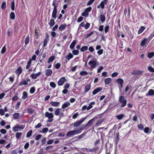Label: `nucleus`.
Instances as JSON below:
<instances>
[{"label": "nucleus", "mask_w": 154, "mask_h": 154, "mask_svg": "<svg viewBox=\"0 0 154 154\" xmlns=\"http://www.w3.org/2000/svg\"><path fill=\"white\" fill-rule=\"evenodd\" d=\"M52 5L54 8L52 11L51 17L53 19H56L57 17V8L58 5V1L57 0H53Z\"/></svg>", "instance_id": "1"}, {"label": "nucleus", "mask_w": 154, "mask_h": 154, "mask_svg": "<svg viewBox=\"0 0 154 154\" xmlns=\"http://www.w3.org/2000/svg\"><path fill=\"white\" fill-rule=\"evenodd\" d=\"M119 102L121 104V108L125 107L127 103V100L125 99L123 96H120L119 97Z\"/></svg>", "instance_id": "2"}, {"label": "nucleus", "mask_w": 154, "mask_h": 154, "mask_svg": "<svg viewBox=\"0 0 154 154\" xmlns=\"http://www.w3.org/2000/svg\"><path fill=\"white\" fill-rule=\"evenodd\" d=\"M79 130L77 129L69 131L66 133V136L68 137H71L75 135L79 134Z\"/></svg>", "instance_id": "3"}, {"label": "nucleus", "mask_w": 154, "mask_h": 154, "mask_svg": "<svg viewBox=\"0 0 154 154\" xmlns=\"http://www.w3.org/2000/svg\"><path fill=\"white\" fill-rule=\"evenodd\" d=\"M152 37L149 39V37L148 38H143L140 43V45L141 47L146 46L147 44L149 43Z\"/></svg>", "instance_id": "4"}, {"label": "nucleus", "mask_w": 154, "mask_h": 154, "mask_svg": "<svg viewBox=\"0 0 154 154\" xmlns=\"http://www.w3.org/2000/svg\"><path fill=\"white\" fill-rule=\"evenodd\" d=\"M45 116L48 118L47 122H51L53 121L54 115L52 113H49L48 112H46L45 114Z\"/></svg>", "instance_id": "5"}, {"label": "nucleus", "mask_w": 154, "mask_h": 154, "mask_svg": "<svg viewBox=\"0 0 154 154\" xmlns=\"http://www.w3.org/2000/svg\"><path fill=\"white\" fill-rule=\"evenodd\" d=\"M88 64L90 66L91 68L94 69L95 68L97 65H98V63L97 62V60L94 59L88 62Z\"/></svg>", "instance_id": "6"}, {"label": "nucleus", "mask_w": 154, "mask_h": 154, "mask_svg": "<svg viewBox=\"0 0 154 154\" xmlns=\"http://www.w3.org/2000/svg\"><path fill=\"white\" fill-rule=\"evenodd\" d=\"M25 128L24 125L19 126L18 124L16 125L12 128V130L14 132H17L19 131V129H23Z\"/></svg>", "instance_id": "7"}, {"label": "nucleus", "mask_w": 154, "mask_h": 154, "mask_svg": "<svg viewBox=\"0 0 154 154\" xmlns=\"http://www.w3.org/2000/svg\"><path fill=\"white\" fill-rule=\"evenodd\" d=\"M41 74V72H39L36 73H32L30 77L32 78V79H35L39 77Z\"/></svg>", "instance_id": "8"}, {"label": "nucleus", "mask_w": 154, "mask_h": 154, "mask_svg": "<svg viewBox=\"0 0 154 154\" xmlns=\"http://www.w3.org/2000/svg\"><path fill=\"white\" fill-rule=\"evenodd\" d=\"M66 81V79L64 77L61 78L57 82L58 85L60 86L62 85Z\"/></svg>", "instance_id": "9"}, {"label": "nucleus", "mask_w": 154, "mask_h": 154, "mask_svg": "<svg viewBox=\"0 0 154 154\" xmlns=\"http://www.w3.org/2000/svg\"><path fill=\"white\" fill-rule=\"evenodd\" d=\"M98 20L100 21L102 23L104 22L106 20V17L103 14H100L98 17Z\"/></svg>", "instance_id": "10"}, {"label": "nucleus", "mask_w": 154, "mask_h": 154, "mask_svg": "<svg viewBox=\"0 0 154 154\" xmlns=\"http://www.w3.org/2000/svg\"><path fill=\"white\" fill-rule=\"evenodd\" d=\"M22 68L20 66H19L16 70L15 72L16 74L19 76L22 72Z\"/></svg>", "instance_id": "11"}, {"label": "nucleus", "mask_w": 154, "mask_h": 154, "mask_svg": "<svg viewBox=\"0 0 154 154\" xmlns=\"http://www.w3.org/2000/svg\"><path fill=\"white\" fill-rule=\"evenodd\" d=\"M143 72L142 71L139 70H136L133 71L132 72V74L133 75H140L142 74Z\"/></svg>", "instance_id": "12"}, {"label": "nucleus", "mask_w": 154, "mask_h": 154, "mask_svg": "<svg viewBox=\"0 0 154 154\" xmlns=\"http://www.w3.org/2000/svg\"><path fill=\"white\" fill-rule=\"evenodd\" d=\"M70 105V103L68 101L65 102L62 106V108L64 109L69 106Z\"/></svg>", "instance_id": "13"}, {"label": "nucleus", "mask_w": 154, "mask_h": 154, "mask_svg": "<svg viewBox=\"0 0 154 154\" xmlns=\"http://www.w3.org/2000/svg\"><path fill=\"white\" fill-rule=\"evenodd\" d=\"M154 95V90L153 89H150L146 94V96H152Z\"/></svg>", "instance_id": "14"}, {"label": "nucleus", "mask_w": 154, "mask_h": 154, "mask_svg": "<svg viewBox=\"0 0 154 154\" xmlns=\"http://www.w3.org/2000/svg\"><path fill=\"white\" fill-rule=\"evenodd\" d=\"M102 88L101 87H99L95 89L93 92L92 94L93 95H95L99 92L101 91Z\"/></svg>", "instance_id": "15"}, {"label": "nucleus", "mask_w": 154, "mask_h": 154, "mask_svg": "<svg viewBox=\"0 0 154 154\" xmlns=\"http://www.w3.org/2000/svg\"><path fill=\"white\" fill-rule=\"evenodd\" d=\"M51 106L54 107H58L60 104V102L52 101L51 102Z\"/></svg>", "instance_id": "16"}, {"label": "nucleus", "mask_w": 154, "mask_h": 154, "mask_svg": "<svg viewBox=\"0 0 154 154\" xmlns=\"http://www.w3.org/2000/svg\"><path fill=\"white\" fill-rule=\"evenodd\" d=\"M66 25L65 23L61 24L59 27V30L61 31L63 30L66 28Z\"/></svg>", "instance_id": "17"}, {"label": "nucleus", "mask_w": 154, "mask_h": 154, "mask_svg": "<svg viewBox=\"0 0 154 154\" xmlns=\"http://www.w3.org/2000/svg\"><path fill=\"white\" fill-rule=\"evenodd\" d=\"M108 0H104L102 1L100 4V7L102 9H103L104 8V5H106L107 2Z\"/></svg>", "instance_id": "18"}, {"label": "nucleus", "mask_w": 154, "mask_h": 154, "mask_svg": "<svg viewBox=\"0 0 154 154\" xmlns=\"http://www.w3.org/2000/svg\"><path fill=\"white\" fill-rule=\"evenodd\" d=\"M108 0H104L102 1L100 4V7L102 9H103L104 8V5H106L107 2Z\"/></svg>", "instance_id": "19"}, {"label": "nucleus", "mask_w": 154, "mask_h": 154, "mask_svg": "<svg viewBox=\"0 0 154 154\" xmlns=\"http://www.w3.org/2000/svg\"><path fill=\"white\" fill-rule=\"evenodd\" d=\"M108 0H104L102 1L100 4V7L102 9H103L104 8V5H106L107 2Z\"/></svg>", "instance_id": "20"}, {"label": "nucleus", "mask_w": 154, "mask_h": 154, "mask_svg": "<svg viewBox=\"0 0 154 154\" xmlns=\"http://www.w3.org/2000/svg\"><path fill=\"white\" fill-rule=\"evenodd\" d=\"M77 42L76 40H74L71 44L69 46V48L71 49H73L74 48L75 45L76 44Z\"/></svg>", "instance_id": "21"}, {"label": "nucleus", "mask_w": 154, "mask_h": 154, "mask_svg": "<svg viewBox=\"0 0 154 154\" xmlns=\"http://www.w3.org/2000/svg\"><path fill=\"white\" fill-rule=\"evenodd\" d=\"M52 72V71L51 69H47L45 70V74L47 76H49L51 75Z\"/></svg>", "instance_id": "22"}, {"label": "nucleus", "mask_w": 154, "mask_h": 154, "mask_svg": "<svg viewBox=\"0 0 154 154\" xmlns=\"http://www.w3.org/2000/svg\"><path fill=\"white\" fill-rule=\"evenodd\" d=\"M28 84V82L26 80L24 81H21L19 83V86L26 85Z\"/></svg>", "instance_id": "23"}, {"label": "nucleus", "mask_w": 154, "mask_h": 154, "mask_svg": "<svg viewBox=\"0 0 154 154\" xmlns=\"http://www.w3.org/2000/svg\"><path fill=\"white\" fill-rule=\"evenodd\" d=\"M116 81L117 83L120 85H123L124 83V81L120 78L117 79Z\"/></svg>", "instance_id": "24"}, {"label": "nucleus", "mask_w": 154, "mask_h": 154, "mask_svg": "<svg viewBox=\"0 0 154 154\" xmlns=\"http://www.w3.org/2000/svg\"><path fill=\"white\" fill-rule=\"evenodd\" d=\"M95 103L94 102H91L89 104L87 108V110H88L93 107V105H94Z\"/></svg>", "instance_id": "25"}, {"label": "nucleus", "mask_w": 154, "mask_h": 154, "mask_svg": "<svg viewBox=\"0 0 154 154\" xmlns=\"http://www.w3.org/2000/svg\"><path fill=\"white\" fill-rule=\"evenodd\" d=\"M73 57V55L71 53H69L67 56L65 57V58L68 60H69L71 59H72Z\"/></svg>", "instance_id": "26"}, {"label": "nucleus", "mask_w": 154, "mask_h": 154, "mask_svg": "<svg viewBox=\"0 0 154 154\" xmlns=\"http://www.w3.org/2000/svg\"><path fill=\"white\" fill-rule=\"evenodd\" d=\"M145 27L143 26H141L139 29L138 31V34H140L145 29Z\"/></svg>", "instance_id": "27"}, {"label": "nucleus", "mask_w": 154, "mask_h": 154, "mask_svg": "<svg viewBox=\"0 0 154 154\" xmlns=\"http://www.w3.org/2000/svg\"><path fill=\"white\" fill-rule=\"evenodd\" d=\"M111 79L110 78H107L104 80V82L106 85H108L111 81Z\"/></svg>", "instance_id": "28"}, {"label": "nucleus", "mask_w": 154, "mask_h": 154, "mask_svg": "<svg viewBox=\"0 0 154 154\" xmlns=\"http://www.w3.org/2000/svg\"><path fill=\"white\" fill-rule=\"evenodd\" d=\"M20 113H15L13 115V118L14 119H16L19 118Z\"/></svg>", "instance_id": "29"}, {"label": "nucleus", "mask_w": 154, "mask_h": 154, "mask_svg": "<svg viewBox=\"0 0 154 154\" xmlns=\"http://www.w3.org/2000/svg\"><path fill=\"white\" fill-rule=\"evenodd\" d=\"M55 57L54 56H52L51 57H50L48 61V63H50L53 61L55 59Z\"/></svg>", "instance_id": "30"}, {"label": "nucleus", "mask_w": 154, "mask_h": 154, "mask_svg": "<svg viewBox=\"0 0 154 154\" xmlns=\"http://www.w3.org/2000/svg\"><path fill=\"white\" fill-rule=\"evenodd\" d=\"M29 40H30V39H29V35H28L27 36V37H26V38L25 39V45H26L28 44H29Z\"/></svg>", "instance_id": "31"}, {"label": "nucleus", "mask_w": 154, "mask_h": 154, "mask_svg": "<svg viewBox=\"0 0 154 154\" xmlns=\"http://www.w3.org/2000/svg\"><path fill=\"white\" fill-rule=\"evenodd\" d=\"M22 134V132H17L16 134V137L17 139H19L20 138Z\"/></svg>", "instance_id": "32"}, {"label": "nucleus", "mask_w": 154, "mask_h": 154, "mask_svg": "<svg viewBox=\"0 0 154 154\" xmlns=\"http://www.w3.org/2000/svg\"><path fill=\"white\" fill-rule=\"evenodd\" d=\"M15 16L14 13L11 12L10 14V17L12 20H14L15 18Z\"/></svg>", "instance_id": "33"}, {"label": "nucleus", "mask_w": 154, "mask_h": 154, "mask_svg": "<svg viewBox=\"0 0 154 154\" xmlns=\"http://www.w3.org/2000/svg\"><path fill=\"white\" fill-rule=\"evenodd\" d=\"M60 110L59 108L56 109L54 111V114L55 115L57 116L59 115L60 112Z\"/></svg>", "instance_id": "34"}, {"label": "nucleus", "mask_w": 154, "mask_h": 154, "mask_svg": "<svg viewBox=\"0 0 154 154\" xmlns=\"http://www.w3.org/2000/svg\"><path fill=\"white\" fill-rule=\"evenodd\" d=\"M23 96L22 97V98L23 100H25L27 97L28 95L27 93L25 91H24L23 92Z\"/></svg>", "instance_id": "35"}, {"label": "nucleus", "mask_w": 154, "mask_h": 154, "mask_svg": "<svg viewBox=\"0 0 154 154\" xmlns=\"http://www.w3.org/2000/svg\"><path fill=\"white\" fill-rule=\"evenodd\" d=\"M11 8L12 11H14L15 9V1L14 0H12L11 4Z\"/></svg>", "instance_id": "36"}, {"label": "nucleus", "mask_w": 154, "mask_h": 154, "mask_svg": "<svg viewBox=\"0 0 154 154\" xmlns=\"http://www.w3.org/2000/svg\"><path fill=\"white\" fill-rule=\"evenodd\" d=\"M87 126H86V125H82V126H81V127H79V128L77 129V130H79V134L82 131V130L85 128V127H87Z\"/></svg>", "instance_id": "37"}, {"label": "nucleus", "mask_w": 154, "mask_h": 154, "mask_svg": "<svg viewBox=\"0 0 154 154\" xmlns=\"http://www.w3.org/2000/svg\"><path fill=\"white\" fill-rule=\"evenodd\" d=\"M88 49V47L86 46H83L81 48L80 50L81 51L84 52L85 51H87Z\"/></svg>", "instance_id": "38"}, {"label": "nucleus", "mask_w": 154, "mask_h": 154, "mask_svg": "<svg viewBox=\"0 0 154 154\" xmlns=\"http://www.w3.org/2000/svg\"><path fill=\"white\" fill-rule=\"evenodd\" d=\"M81 124L79 122V121H77L75 122L74 124V127H76L79 126Z\"/></svg>", "instance_id": "39"}, {"label": "nucleus", "mask_w": 154, "mask_h": 154, "mask_svg": "<svg viewBox=\"0 0 154 154\" xmlns=\"http://www.w3.org/2000/svg\"><path fill=\"white\" fill-rule=\"evenodd\" d=\"M31 60H29V61H28L26 67V69H28L29 68V67L31 66Z\"/></svg>", "instance_id": "40"}, {"label": "nucleus", "mask_w": 154, "mask_h": 154, "mask_svg": "<svg viewBox=\"0 0 154 154\" xmlns=\"http://www.w3.org/2000/svg\"><path fill=\"white\" fill-rule=\"evenodd\" d=\"M91 85H87L85 88V91L86 92H87L90 89Z\"/></svg>", "instance_id": "41"}, {"label": "nucleus", "mask_w": 154, "mask_h": 154, "mask_svg": "<svg viewBox=\"0 0 154 154\" xmlns=\"http://www.w3.org/2000/svg\"><path fill=\"white\" fill-rule=\"evenodd\" d=\"M27 110L28 113L30 114H32L34 111V110L33 109H32V108L28 109Z\"/></svg>", "instance_id": "42"}, {"label": "nucleus", "mask_w": 154, "mask_h": 154, "mask_svg": "<svg viewBox=\"0 0 154 154\" xmlns=\"http://www.w3.org/2000/svg\"><path fill=\"white\" fill-rule=\"evenodd\" d=\"M98 149V147L97 146H96L95 148L90 149L89 151H90V152H96L97 151Z\"/></svg>", "instance_id": "43"}, {"label": "nucleus", "mask_w": 154, "mask_h": 154, "mask_svg": "<svg viewBox=\"0 0 154 154\" xmlns=\"http://www.w3.org/2000/svg\"><path fill=\"white\" fill-rule=\"evenodd\" d=\"M154 55V52H151L148 54L147 57L148 58H150L152 57Z\"/></svg>", "instance_id": "44"}, {"label": "nucleus", "mask_w": 154, "mask_h": 154, "mask_svg": "<svg viewBox=\"0 0 154 154\" xmlns=\"http://www.w3.org/2000/svg\"><path fill=\"white\" fill-rule=\"evenodd\" d=\"M51 19L50 20L49 23V25L50 26H53L54 24V19Z\"/></svg>", "instance_id": "45"}, {"label": "nucleus", "mask_w": 154, "mask_h": 154, "mask_svg": "<svg viewBox=\"0 0 154 154\" xmlns=\"http://www.w3.org/2000/svg\"><path fill=\"white\" fill-rule=\"evenodd\" d=\"M6 7V3L5 2H4L1 5V8L3 10L5 9Z\"/></svg>", "instance_id": "46"}, {"label": "nucleus", "mask_w": 154, "mask_h": 154, "mask_svg": "<svg viewBox=\"0 0 154 154\" xmlns=\"http://www.w3.org/2000/svg\"><path fill=\"white\" fill-rule=\"evenodd\" d=\"M86 133V132H85L82 133V134L79 135L78 137V139H80L84 137L85 136Z\"/></svg>", "instance_id": "47"}, {"label": "nucleus", "mask_w": 154, "mask_h": 154, "mask_svg": "<svg viewBox=\"0 0 154 154\" xmlns=\"http://www.w3.org/2000/svg\"><path fill=\"white\" fill-rule=\"evenodd\" d=\"M124 116V115L123 114H122L119 115H118L116 116V118L119 119L120 120L122 119Z\"/></svg>", "instance_id": "48"}, {"label": "nucleus", "mask_w": 154, "mask_h": 154, "mask_svg": "<svg viewBox=\"0 0 154 154\" xmlns=\"http://www.w3.org/2000/svg\"><path fill=\"white\" fill-rule=\"evenodd\" d=\"M32 131L31 130L29 131L26 134V137H30L32 135Z\"/></svg>", "instance_id": "49"}, {"label": "nucleus", "mask_w": 154, "mask_h": 154, "mask_svg": "<svg viewBox=\"0 0 154 154\" xmlns=\"http://www.w3.org/2000/svg\"><path fill=\"white\" fill-rule=\"evenodd\" d=\"M82 15L84 17H87L89 15V13L84 11V12L82 13Z\"/></svg>", "instance_id": "50"}, {"label": "nucleus", "mask_w": 154, "mask_h": 154, "mask_svg": "<svg viewBox=\"0 0 154 154\" xmlns=\"http://www.w3.org/2000/svg\"><path fill=\"white\" fill-rule=\"evenodd\" d=\"M48 128H43L42 131H40V132L42 133H46L48 131Z\"/></svg>", "instance_id": "51"}, {"label": "nucleus", "mask_w": 154, "mask_h": 154, "mask_svg": "<svg viewBox=\"0 0 154 154\" xmlns=\"http://www.w3.org/2000/svg\"><path fill=\"white\" fill-rule=\"evenodd\" d=\"M6 51V45L3 47L1 50V53L2 54H4Z\"/></svg>", "instance_id": "52"}, {"label": "nucleus", "mask_w": 154, "mask_h": 154, "mask_svg": "<svg viewBox=\"0 0 154 154\" xmlns=\"http://www.w3.org/2000/svg\"><path fill=\"white\" fill-rule=\"evenodd\" d=\"M50 85L51 87L53 88H55L56 86V84L55 83L53 82H50Z\"/></svg>", "instance_id": "53"}, {"label": "nucleus", "mask_w": 154, "mask_h": 154, "mask_svg": "<svg viewBox=\"0 0 154 154\" xmlns=\"http://www.w3.org/2000/svg\"><path fill=\"white\" fill-rule=\"evenodd\" d=\"M35 91V88L34 87H31L30 89V93L32 94L34 93Z\"/></svg>", "instance_id": "54"}, {"label": "nucleus", "mask_w": 154, "mask_h": 154, "mask_svg": "<svg viewBox=\"0 0 154 154\" xmlns=\"http://www.w3.org/2000/svg\"><path fill=\"white\" fill-rule=\"evenodd\" d=\"M79 51L78 50H73L72 51V53L74 55H77L79 54Z\"/></svg>", "instance_id": "55"}, {"label": "nucleus", "mask_w": 154, "mask_h": 154, "mask_svg": "<svg viewBox=\"0 0 154 154\" xmlns=\"http://www.w3.org/2000/svg\"><path fill=\"white\" fill-rule=\"evenodd\" d=\"M88 74V72L85 71H82L80 73V75L82 76L87 75Z\"/></svg>", "instance_id": "56"}, {"label": "nucleus", "mask_w": 154, "mask_h": 154, "mask_svg": "<svg viewBox=\"0 0 154 154\" xmlns=\"http://www.w3.org/2000/svg\"><path fill=\"white\" fill-rule=\"evenodd\" d=\"M49 41V40H47L45 39L44 41V44L43 46L44 47H45L47 45L48 42Z\"/></svg>", "instance_id": "57"}, {"label": "nucleus", "mask_w": 154, "mask_h": 154, "mask_svg": "<svg viewBox=\"0 0 154 154\" xmlns=\"http://www.w3.org/2000/svg\"><path fill=\"white\" fill-rule=\"evenodd\" d=\"M138 128L140 130H143V129L144 127L142 124H138L137 125Z\"/></svg>", "instance_id": "58"}, {"label": "nucleus", "mask_w": 154, "mask_h": 154, "mask_svg": "<svg viewBox=\"0 0 154 154\" xmlns=\"http://www.w3.org/2000/svg\"><path fill=\"white\" fill-rule=\"evenodd\" d=\"M21 104V102L20 101L17 103L16 104L15 106V107L16 109H18Z\"/></svg>", "instance_id": "59"}, {"label": "nucleus", "mask_w": 154, "mask_h": 154, "mask_svg": "<svg viewBox=\"0 0 154 154\" xmlns=\"http://www.w3.org/2000/svg\"><path fill=\"white\" fill-rule=\"evenodd\" d=\"M144 132L146 134H149L150 132H149V128L148 127L145 128L144 129Z\"/></svg>", "instance_id": "60"}, {"label": "nucleus", "mask_w": 154, "mask_h": 154, "mask_svg": "<svg viewBox=\"0 0 154 154\" xmlns=\"http://www.w3.org/2000/svg\"><path fill=\"white\" fill-rule=\"evenodd\" d=\"M94 122V119H91L88 122V123L86 124V126H89V125L92 123Z\"/></svg>", "instance_id": "61"}, {"label": "nucleus", "mask_w": 154, "mask_h": 154, "mask_svg": "<svg viewBox=\"0 0 154 154\" xmlns=\"http://www.w3.org/2000/svg\"><path fill=\"white\" fill-rule=\"evenodd\" d=\"M79 114L78 112H77L74 114L72 117V119H76L79 116Z\"/></svg>", "instance_id": "62"}, {"label": "nucleus", "mask_w": 154, "mask_h": 154, "mask_svg": "<svg viewBox=\"0 0 154 154\" xmlns=\"http://www.w3.org/2000/svg\"><path fill=\"white\" fill-rule=\"evenodd\" d=\"M109 28V26L108 25H107L105 27V33H107L108 32Z\"/></svg>", "instance_id": "63"}, {"label": "nucleus", "mask_w": 154, "mask_h": 154, "mask_svg": "<svg viewBox=\"0 0 154 154\" xmlns=\"http://www.w3.org/2000/svg\"><path fill=\"white\" fill-rule=\"evenodd\" d=\"M148 70L150 72H154V69H153L152 66H149L148 68Z\"/></svg>", "instance_id": "64"}]
</instances>
